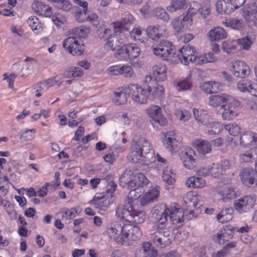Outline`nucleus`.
Instances as JSON below:
<instances>
[{"label": "nucleus", "mask_w": 257, "mask_h": 257, "mask_svg": "<svg viewBox=\"0 0 257 257\" xmlns=\"http://www.w3.org/2000/svg\"><path fill=\"white\" fill-rule=\"evenodd\" d=\"M146 31L148 37L154 41L159 40L163 36V30L158 25L150 26Z\"/></svg>", "instance_id": "c85d7f7f"}, {"label": "nucleus", "mask_w": 257, "mask_h": 257, "mask_svg": "<svg viewBox=\"0 0 257 257\" xmlns=\"http://www.w3.org/2000/svg\"><path fill=\"white\" fill-rule=\"evenodd\" d=\"M133 17L130 15H127L125 18H124L120 22V24H117L114 23V27L116 26L117 28H118L119 29L118 30V32L120 33V30H121V27H124L125 25H127L128 24H131L133 23Z\"/></svg>", "instance_id": "bf43d9fd"}, {"label": "nucleus", "mask_w": 257, "mask_h": 257, "mask_svg": "<svg viewBox=\"0 0 257 257\" xmlns=\"http://www.w3.org/2000/svg\"><path fill=\"white\" fill-rule=\"evenodd\" d=\"M257 14V1H252L242 9V17L247 24H249L251 17Z\"/></svg>", "instance_id": "f3484780"}, {"label": "nucleus", "mask_w": 257, "mask_h": 257, "mask_svg": "<svg viewBox=\"0 0 257 257\" xmlns=\"http://www.w3.org/2000/svg\"><path fill=\"white\" fill-rule=\"evenodd\" d=\"M237 104L233 98V101L229 103H226L222 105L223 111L221 112L222 118L224 120H231L234 118L237 115L236 106Z\"/></svg>", "instance_id": "4468645a"}, {"label": "nucleus", "mask_w": 257, "mask_h": 257, "mask_svg": "<svg viewBox=\"0 0 257 257\" xmlns=\"http://www.w3.org/2000/svg\"><path fill=\"white\" fill-rule=\"evenodd\" d=\"M256 142H257V137L252 132H244L240 137V144L244 147Z\"/></svg>", "instance_id": "7c9ffc66"}, {"label": "nucleus", "mask_w": 257, "mask_h": 257, "mask_svg": "<svg viewBox=\"0 0 257 257\" xmlns=\"http://www.w3.org/2000/svg\"><path fill=\"white\" fill-rule=\"evenodd\" d=\"M227 32L224 29L220 27H216L210 30L207 34L211 41L216 42L223 40L227 37Z\"/></svg>", "instance_id": "5701e85b"}, {"label": "nucleus", "mask_w": 257, "mask_h": 257, "mask_svg": "<svg viewBox=\"0 0 257 257\" xmlns=\"http://www.w3.org/2000/svg\"><path fill=\"white\" fill-rule=\"evenodd\" d=\"M186 184L189 187L202 188L205 186L206 181L201 177L193 176L188 178Z\"/></svg>", "instance_id": "72a5a7b5"}, {"label": "nucleus", "mask_w": 257, "mask_h": 257, "mask_svg": "<svg viewBox=\"0 0 257 257\" xmlns=\"http://www.w3.org/2000/svg\"><path fill=\"white\" fill-rule=\"evenodd\" d=\"M141 52L140 48L136 44H128V60L134 59L138 57Z\"/></svg>", "instance_id": "a18cd8bd"}, {"label": "nucleus", "mask_w": 257, "mask_h": 257, "mask_svg": "<svg viewBox=\"0 0 257 257\" xmlns=\"http://www.w3.org/2000/svg\"><path fill=\"white\" fill-rule=\"evenodd\" d=\"M196 53V50L194 47L187 45L179 49L177 56L182 63L187 65L189 62L197 61Z\"/></svg>", "instance_id": "1a4fd4ad"}, {"label": "nucleus", "mask_w": 257, "mask_h": 257, "mask_svg": "<svg viewBox=\"0 0 257 257\" xmlns=\"http://www.w3.org/2000/svg\"><path fill=\"white\" fill-rule=\"evenodd\" d=\"M193 146L201 154L205 155L211 151V145L207 141L202 139H196L192 142Z\"/></svg>", "instance_id": "aec40b11"}, {"label": "nucleus", "mask_w": 257, "mask_h": 257, "mask_svg": "<svg viewBox=\"0 0 257 257\" xmlns=\"http://www.w3.org/2000/svg\"><path fill=\"white\" fill-rule=\"evenodd\" d=\"M208 127L211 128L208 131L209 135L216 134L220 131V124L218 122L215 121H211L209 122L208 124Z\"/></svg>", "instance_id": "338daca9"}, {"label": "nucleus", "mask_w": 257, "mask_h": 257, "mask_svg": "<svg viewBox=\"0 0 257 257\" xmlns=\"http://www.w3.org/2000/svg\"><path fill=\"white\" fill-rule=\"evenodd\" d=\"M256 201L255 195H250L244 196L234 201L235 209L240 213L249 212L253 208Z\"/></svg>", "instance_id": "0eeeda50"}, {"label": "nucleus", "mask_w": 257, "mask_h": 257, "mask_svg": "<svg viewBox=\"0 0 257 257\" xmlns=\"http://www.w3.org/2000/svg\"><path fill=\"white\" fill-rule=\"evenodd\" d=\"M154 16L158 19H161L164 21H168L169 20V16L166 11L161 8H156L153 12Z\"/></svg>", "instance_id": "49530a36"}, {"label": "nucleus", "mask_w": 257, "mask_h": 257, "mask_svg": "<svg viewBox=\"0 0 257 257\" xmlns=\"http://www.w3.org/2000/svg\"><path fill=\"white\" fill-rule=\"evenodd\" d=\"M146 219V212L141 210L137 209L135 213L133 214L131 220L128 222H134L137 224H141L144 222Z\"/></svg>", "instance_id": "ea45409f"}, {"label": "nucleus", "mask_w": 257, "mask_h": 257, "mask_svg": "<svg viewBox=\"0 0 257 257\" xmlns=\"http://www.w3.org/2000/svg\"><path fill=\"white\" fill-rule=\"evenodd\" d=\"M42 84L41 82L37 83L34 85L30 89L31 93L35 94L36 97H39L42 96V93L41 91L44 89Z\"/></svg>", "instance_id": "4d7b16f0"}, {"label": "nucleus", "mask_w": 257, "mask_h": 257, "mask_svg": "<svg viewBox=\"0 0 257 257\" xmlns=\"http://www.w3.org/2000/svg\"><path fill=\"white\" fill-rule=\"evenodd\" d=\"M148 93L152 94L154 98H160L164 94V88L157 83V84H154L151 88H147Z\"/></svg>", "instance_id": "58836bf2"}, {"label": "nucleus", "mask_w": 257, "mask_h": 257, "mask_svg": "<svg viewBox=\"0 0 257 257\" xmlns=\"http://www.w3.org/2000/svg\"><path fill=\"white\" fill-rule=\"evenodd\" d=\"M52 20L57 27H61L66 22V18L64 16L59 13H55L54 14Z\"/></svg>", "instance_id": "5fc2aeb1"}, {"label": "nucleus", "mask_w": 257, "mask_h": 257, "mask_svg": "<svg viewBox=\"0 0 257 257\" xmlns=\"http://www.w3.org/2000/svg\"><path fill=\"white\" fill-rule=\"evenodd\" d=\"M124 90L131 96L133 100L140 104H145L147 102L148 91L143 88L137 84H131L125 87Z\"/></svg>", "instance_id": "39448f33"}, {"label": "nucleus", "mask_w": 257, "mask_h": 257, "mask_svg": "<svg viewBox=\"0 0 257 257\" xmlns=\"http://www.w3.org/2000/svg\"><path fill=\"white\" fill-rule=\"evenodd\" d=\"M72 36L65 39L63 46L64 49L73 56H80L83 54L85 46L80 37H84V30L79 28H75L71 30Z\"/></svg>", "instance_id": "7ed1b4c3"}, {"label": "nucleus", "mask_w": 257, "mask_h": 257, "mask_svg": "<svg viewBox=\"0 0 257 257\" xmlns=\"http://www.w3.org/2000/svg\"><path fill=\"white\" fill-rule=\"evenodd\" d=\"M239 176L242 183L247 187L253 184L257 186V173L251 168L245 167L240 170Z\"/></svg>", "instance_id": "6e6552de"}, {"label": "nucleus", "mask_w": 257, "mask_h": 257, "mask_svg": "<svg viewBox=\"0 0 257 257\" xmlns=\"http://www.w3.org/2000/svg\"><path fill=\"white\" fill-rule=\"evenodd\" d=\"M216 8L218 13L221 14H229L234 11L231 4L227 0H218L216 4Z\"/></svg>", "instance_id": "cd10ccee"}, {"label": "nucleus", "mask_w": 257, "mask_h": 257, "mask_svg": "<svg viewBox=\"0 0 257 257\" xmlns=\"http://www.w3.org/2000/svg\"><path fill=\"white\" fill-rule=\"evenodd\" d=\"M160 194L159 187L156 186L146 192L144 196L141 198L140 203L141 205L144 206L147 204L156 200Z\"/></svg>", "instance_id": "b1692460"}, {"label": "nucleus", "mask_w": 257, "mask_h": 257, "mask_svg": "<svg viewBox=\"0 0 257 257\" xmlns=\"http://www.w3.org/2000/svg\"><path fill=\"white\" fill-rule=\"evenodd\" d=\"M196 198L194 196L191 192H188L183 197V203L186 208L193 209L196 207Z\"/></svg>", "instance_id": "c9c22d12"}, {"label": "nucleus", "mask_w": 257, "mask_h": 257, "mask_svg": "<svg viewBox=\"0 0 257 257\" xmlns=\"http://www.w3.org/2000/svg\"><path fill=\"white\" fill-rule=\"evenodd\" d=\"M154 54L163 60H169L175 57L176 50L172 43L167 41L161 42L152 47Z\"/></svg>", "instance_id": "20e7f679"}, {"label": "nucleus", "mask_w": 257, "mask_h": 257, "mask_svg": "<svg viewBox=\"0 0 257 257\" xmlns=\"http://www.w3.org/2000/svg\"><path fill=\"white\" fill-rule=\"evenodd\" d=\"M193 24V20L191 16L187 15L183 18H175L172 22V25L175 32L177 33H180L184 32V31L191 26Z\"/></svg>", "instance_id": "9b49d317"}, {"label": "nucleus", "mask_w": 257, "mask_h": 257, "mask_svg": "<svg viewBox=\"0 0 257 257\" xmlns=\"http://www.w3.org/2000/svg\"><path fill=\"white\" fill-rule=\"evenodd\" d=\"M225 129L230 135L236 136L240 132V127L235 123H230L225 125Z\"/></svg>", "instance_id": "6e6d98bb"}, {"label": "nucleus", "mask_w": 257, "mask_h": 257, "mask_svg": "<svg viewBox=\"0 0 257 257\" xmlns=\"http://www.w3.org/2000/svg\"><path fill=\"white\" fill-rule=\"evenodd\" d=\"M118 29L116 26L114 27V35L109 37L104 44V48L106 50L114 51L119 47L120 43L117 36L118 33H119L118 32Z\"/></svg>", "instance_id": "412c9836"}, {"label": "nucleus", "mask_w": 257, "mask_h": 257, "mask_svg": "<svg viewBox=\"0 0 257 257\" xmlns=\"http://www.w3.org/2000/svg\"><path fill=\"white\" fill-rule=\"evenodd\" d=\"M115 57L120 60H128V44L123 45L118 48L114 54Z\"/></svg>", "instance_id": "a19ab883"}, {"label": "nucleus", "mask_w": 257, "mask_h": 257, "mask_svg": "<svg viewBox=\"0 0 257 257\" xmlns=\"http://www.w3.org/2000/svg\"><path fill=\"white\" fill-rule=\"evenodd\" d=\"M27 23L33 31H41L43 29L41 23L39 19L35 16L30 17L27 20Z\"/></svg>", "instance_id": "79ce46f5"}, {"label": "nucleus", "mask_w": 257, "mask_h": 257, "mask_svg": "<svg viewBox=\"0 0 257 257\" xmlns=\"http://www.w3.org/2000/svg\"><path fill=\"white\" fill-rule=\"evenodd\" d=\"M237 43L241 49L248 50L251 47L252 42L248 36H246L238 39Z\"/></svg>", "instance_id": "864d4df0"}, {"label": "nucleus", "mask_w": 257, "mask_h": 257, "mask_svg": "<svg viewBox=\"0 0 257 257\" xmlns=\"http://www.w3.org/2000/svg\"><path fill=\"white\" fill-rule=\"evenodd\" d=\"M153 75L156 81H164L167 80V68L165 65L159 64L153 67Z\"/></svg>", "instance_id": "6ab92c4d"}, {"label": "nucleus", "mask_w": 257, "mask_h": 257, "mask_svg": "<svg viewBox=\"0 0 257 257\" xmlns=\"http://www.w3.org/2000/svg\"><path fill=\"white\" fill-rule=\"evenodd\" d=\"M154 152L150 142L144 138H136L133 140L131 151L128 154V159L134 163H147L153 157Z\"/></svg>", "instance_id": "f03ea898"}, {"label": "nucleus", "mask_w": 257, "mask_h": 257, "mask_svg": "<svg viewBox=\"0 0 257 257\" xmlns=\"http://www.w3.org/2000/svg\"><path fill=\"white\" fill-rule=\"evenodd\" d=\"M251 84V82L247 80H240L237 83V89L243 93L248 92Z\"/></svg>", "instance_id": "3c124183"}, {"label": "nucleus", "mask_w": 257, "mask_h": 257, "mask_svg": "<svg viewBox=\"0 0 257 257\" xmlns=\"http://www.w3.org/2000/svg\"><path fill=\"white\" fill-rule=\"evenodd\" d=\"M124 89H125V88L123 87L119 88V91H115L114 92L115 97L114 98V101L117 104H122L127 101L126 96L127 92H125Z\"/></svg>", "instance_id": "e433bc0d"}, {"label": "nucleus", "mask_w": 257, "mask_h": 257, "mask_svg": "<svg viewBox=\"0 0 257 257\" xmlns=\"http://www.w3.org/2000/svg\"><path fill=\"white\" fill-rule=\"evenodd\" d=\"M210 175L214 178H218L223 175L224 173L223 172L219 163L213 164L210 167Z\"/></svg>", "instance_id": "de8ad7c7"}, {"label": "nucleus", "mask_w": 257, "mask_h": 257, "mask_svg": "<svg viewBox=\"0 0 257 257\" xmlns=\"http://www.w3.org/2000/svg\"><path fill=\"white\" fill-rule=\"evenodd\" d=\"M95 207L100 210H106L110 204V199L107 197H95L92 200Z\"/></svg>", "instance_id": "473e14b6"}, {"label": "nucleus", "mask_w": 257, "mask_h": 257, "mask_svg": "<svg viewBox=\"0 0 257 257\" xmlns=\"http://www.w3.org/2000/svg\"><path fill=\"white\" fill-rule=\"evenodd\" d=\"M120 75L125 78H130L133 75L134 71L132 68L128 65H123L120 67Z\"/></svg>", "instance_id": "052dcab7"}, {"label": "nucleus", "mask_w": 257, "mask_h": 257, "mask_svg": "<svg viewBox=\"0 0 257 257\" xmlns=\"http://www.w3.org/2000/svg\"><path fill=\"white\" fill-rule=\"evenodd\" d=\"M215 58L212 53L206 54L200 57L197 56V61L198 63H206L208 62H214Z\"/></svg>", "instance_id": "13d9d810"}, {"label": "nucleus", "mask_w": 257, "mask_h": 257, "mask_svg": "<svg viewBox=\"0 0 257 257\" xmlns=\"http://www.w3.org/2000/svg\"><path fill=\"white\" fill-rule=\"evenodd\" d=\"M157 255V250L148 241L143 242L141 248L138 249L135 253V257H156Z\"/></svg>", "instance_id": "2eb2a0df"}, {"label": "nucleus", "mask_w": 257, "mask_h": 257, "mask_svg": "<svg viewBox=\"0 0 257 257\" xmlns=\"http://www.w3.org/2000/svg\"><path fill=\"white\" fill-rule=\"evenodd\" d=\"M32 9L37 15L46 17H51L53 16L52 8L38 0H34L32 5Z\"/></svg>", "instance_id": "dca6fc26"}, {"label": "nucleus", "mask_w": 257, "mask_h": 257, "mask_svg": "<svg viewBox=\"0 0 257 257\" xmlns=\"http://www.w3.org/2000/svg\"><path fill=\"white\" fill-rule=\"evenodd\" d=\"M234 210L231 207L222 209L217 216V220L222 223L229 222L233 218Z\"/></svg>", "instance_id": "c756f323"}, {"label": "nucleus", "mask_w": 257, "mask_h": 257, "mask_svg": "<svg viewBox=\"0 0 257 257\" xmlns=\"http://www.w3.org/2000/svg\"><path fill=\"white\" fill-rule=\"evenodd\" d=\"M175 135L174 132L172 131L167 132L165 135L163 144L166 149L169 151H172L174 149V146L176 143V140L174 138Z\"/></svg>", "instance_id": "2f4dec72"}, {"label": "nucleus", "mask_w": 257, "mask_h": 257, "mask_svg": "<svg viewBox=\"0 0 257 257\" xmlns=\"http://www.w3.org/2000/svg\"><path fill=\"white\" fill-rule=\"evenodd\" d=\"M170 221L174 225L180 226L182 225V222L184 220V214L179 208H175L174 210L170 209L169 214Z\"/></svg>", "instance_id": "bb28decb"}, {"label": "nucleus", "mask_w": 257, "mask_h": 257, "mask_svg": "<svg viewBox=\"0 0 257 257\" xmlns=\"http://www.w3.org/2000/svg\"><path fill=\"white\" fill-rule=\"evenodd\" d=\"M128 208L131 209V201L130 200H126L123 204L118 205L116 209V215L119 218H122L125 220H128V212L127 211Z\"/></svg>", "instance_id": "393cba45"}, {"label": "nucleus", "mask_w": 257, "mask_h": 257, "mask_svg": "<svg viewBox=\"0 0 257 257\" xmlns=\"http://www.w3.org/2000/svg\"><path fill=\"white\" fill-rule=\"evenodd\" d=\"M75 9V12L74 16L76 20L79 23L84 22L86 19L87 15L85 16L83 14V11L82 12L79 7H77Z\"/></svg>", "instance_id": "e2e57ef3"}, {"label": "nucleus", "mask_w": 257, "mask_h": 257, "mask_svg": "<svg viewBox=\"0 0 257 257\" xmlns=\"http://www.w3.org/2000/svg\"><path fill=\"white\" fill-rule=\"evenodd\" d=\"M136 179L139 184V188L147 185L149 183L148 179L141 173H136Z\"/></svg>", "instance_id": "774afa93"}, {"label": "nucleus", "mask_w": 257, "mask_h": 257, "mask_svg": "<svg viewBox=\"0 0 257 257\" xmlns=\"http://www.w3.org/2000/svg\"><path fill=\"white\" fill-rule=\"evenodd\" d=\"M233 101V97L226 94L222 95H212L210 97L209 103V105L215 107L219 106L222 108L223 104L226 103H229Z\"/></svg>", "instance_id": "a211bd4d"}, {"label": "nucleus", "mask_w": 257, "mask_h": 257, "mask_svg": "<svg viewBox=\"0 0 257 257\" xmlns=\"http://www.w3.org/2000/svg\"><path fill=\"white\" fill-rule=\"evenodd\" d=\"M11 30L14 34V38L17 40V42H14V44H16L19 43L21 41V38L22 37V31L15 26H12Z\"/></svg>", "instance_id": "69168bd1"}, {"label": "nucleus", "mask_w": 257, "mask_h": 257, "mask_svg": "<svg viewBox=\"0 0 257 257\" xmlns=\"http://www.w3.org/2000/svg\"><path fill=\"white\" fill-rule=\"evenodd\" d=\"M202 89L207 93H215L218 90V83L215 82L205 83L202 86Z\"/></svg>", "instance_id": "c03bdc74"}, {"label": "nucleus", "mask_w": 257, "mask_h": 257, "mask_svg": "<svg viewBox=\"0 0 257 257\" xmlns=\"http://www.w3.org/2000/svg\"><path fill=\"white\" fill-rule=\"evenodd\" d=\"M186 4V0H172L170 5L167 7V10L174 12L183 9Z\"/></svg>", "instance_id": "4c0bfd02"}, {"label": "nucleus", "mask_w": 257, "mask_h": 257, "mask_svg": "<svg viewBox=\"0 0 257 257\" xmlns=\"http://www.w3.org/2000/svg\"><path fill=\"white\" fill-rule=\"evenodd\" d=\"M55 8L63 12H68L71 10L72 6L68 0H60L59 3L56 5Z\"/></svg>", "instance_id": "8fccbe9b"}, {"label": "nucleus", "mask_w": 257, "mask_h": 257, "mask_svg": "<svg viewBox=\"0 0 257 257\" xmlns=\"http://www.w3.org/2000/svg\"><path fill=\"white\" fill-rule=\"evenodd\" d=\"M172 234L169 229H157L150 235L151 241L160 248H164L172 242Z\"/></svg>", "instance_id": "423d86ee"}, {"label": "nucleus", "mask_w": 257, "mask_h": 257, "mask_svg": "<svg viewBox=\"0 0 257 257\" xmlns=\"http://www.w3.org/2000/svg\"><path fill=\"white\" fill-rule=\"evenodd\" d=\"M146 112L149 116L160 125L164 126L167 124V120L162 115L161 108L160 106L156 105H151L146 109Z\"/></svg>", "instance_id": "ddd939ff"}, {"label": "nucleus", "mask_w": 257, "mask_h": 257, "mask_svg": "<svg viewBox=\"0 0 257 257\" xmlns=\"http://www.w3.org/2000/svg\"><path fill=\"white\" fill-rule=\"evenodd\" d=\"M62 212L63 213L62 216L66 219H73L78 215L77 210L76 208L74 207L71 209L64 208L62 209Z\"/></svg>", "instance_id": "09e8293b"}, {"label": "nucleus", "mask_w": 257, "mask_h": 257, "mask_svg": "<svg viewBox=\"0 0 257 257\" xmlns=\"http://www.w3.org/2000/svg\"><path fill=\"white\" fill-rule=\"evenodd\" d=\"M109 236L118 244H123L130 241L139 239L142 236V231L138 226L130 224H123L115 223L107 228Z\"/></svg>", "instance_id": "f257e3e1"}, {"label": "nucleus", "mask_w": 257, "mask_h": 257, "mask_svg": "<svg viewBox=\"0 0 257 257\" xmlns=\"http://www.w3.org/2000/svg\"><path fill=\"white\" fill-rule=\"evenodd\" d=\"M196 153L192 149L186 148L181 155V160L184 167L188 169H193L196 165Z\"/></svg>", "instance_id": "f8f14e48"}, {"label": "nucleus", "mask_w": 257, "mask_h": 257, "mask_svg": "<svg viewBox=\"0 0 257 257\" xmlns=\"http://www.w3.org/2000/svg\"><path fill=\"white\" fill-rule=\"evenodd\" d=\"M162 179L163 181L168 185L173 184L175 181L174 179L172 176V173L170 170H164L162 174Z\"/></svg>", "instance_id": "680f3d73"}, {"label": "nucleus", "mask_w": 257, "mask_h": 257, "mask_svg": "<svg viewBox=\"0 0 257 257\" xmlns=\"http://www.w3.org/2000/svg\"><path fill=\"white\" fill-rule=\"evenodd\" d=\"M83 74V71L80 67H71L68 69L67 77L69 78L81 77Z\"/></svg>", "instance_id": "603ef678"}, {"label": "nucleus", "mask_w": 257, "mask_h": 257, "mask_svg": "<svg viewBox=\"0 0 257 257\" xmlns=\"http://www.w3.org/2000/svg\"><path fill=\"white\" fill-rule=\"evenodd\" d=\"M230 70L234 76L239 78H246L250 73L249 66L242 61L232 62Z\"/></svg>", "instance_id": "9d476101"}, {"label": "nucleus", "mask_w": 257, "mask_h": 257, "mask_svg": "<svg viewBox=\"0 0 257 257\" xmlns=\"http://www.w3.org/2000/svg\"><path fill=\"white\" fill-rule=\"evenodd\" d=\"M255 160L252 154V151L249 150L240 154L239 156V161L240 163H251Z\"/></svg>", "instance_id": "37998d69"}, {"label": "nucleus", "mask_w": 257, "mask_h": 257, "mask_svg": "<svg viewBox=\"0 0 257 257\" xmlns=\"http://www.w3.org/2000/svg\"><path fill=\"white\" fill-rule=\"evenodd\" d=\"M192 83L190 79H187L181 81L177 83L180 90H187L190 89Z\"/></svg>", "instance_id": "0e129e2a"}, {"label": "nucleus", "mask_w": 257, "mask_h": 257, "mask_svg": "<svg viewBox=\"0 0 257 257\" xmlns=\"http://www.w3.org/2000/svg\"><path fill=\"white\" fill-rule=\"evenodd\" d=\"M222 23L226 27H228L238 31H242L245 28V23L242 19L237 18L228 19L225 20Z\"/></svg>", "instance_id": "4be33fe9"}, {"label": "nucleus", "mask_w": 257, "mask_h": 257, "mask_svg": "<svg viewBox=\"0 0 257 257\" xmlns=\"http://www.w3.org/2000/svg\"><path fill=\"white\" fill-rule=\"evenodd\" d=\"M129 176L130 180L126 182L127 186L128 189H139V184L138 183L137 180L136 179V173L128 174L126 173L123 174L120 178V180L124 179L127 180L126 178Z\"/></svg>", "instance_id": "f704fd0d"}, {"label": "nucleus", "mask_w": 257, "mask_h": 257, "mask_svg": "<svg viewBox=\"0 0 257 257\" xmlns=\"http://www.w3.org/2000/svg\"><path fill=\"white\" fill-rule=\"evenodd\" d=\"M169 213L170 209L169 208L165 209L164 212L161 214L157 212V210H155L153 216H155L158 220L157 229H163L165 228L167 224Z\"/></svg>", "instance_id": "a878e982"}]
</instances>
